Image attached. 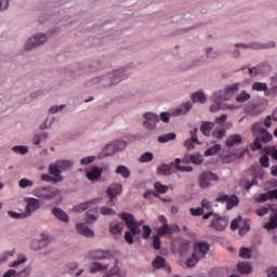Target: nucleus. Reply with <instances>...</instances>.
<instances>
[{
    "label": "nucleus",
    "mask_w": 277,
    "mask_h": 277,
    "mask_svg": "<svg viewBox=\"0 0 277 277\" xmlns=\"http://www.w3.org/2000/svg\"><path fill=\"white\" fill-rule=\"evenodd\" d=\"M237 92H239V83L228 84L223 90L214 92L210 97V101L214 103V105L210 106V111H220L222 109V103L224 101H230Z\"/></svg>",
    "instance_id": "7ed1b4c3"
},
{
    "label": "nucleus",
    "mask_w": 277,
    "mask_h": 277,
    "mask_svg": "<svg viewBox=\"0 0 277 277\" xmlns=\"http://www.w3.org/2000/svg\"><path fill=\"white\" fill-rule=\"evenodd\" d=\"M37 240L42 246H47L48 243H51V235H49V232H42L41 234H39V237Z\"/></svg>",
    "instance_id": "58836bf2"
},
{
    "label": "nucleus",
    "mask_w": 277,
    "mask_h": 277,
    "mask_svg": "<svg viewBox=\"0 0 277 277\" xmlns=\"http://www.w3.org/2000/svg\"><path fill=\"white\" fill-rule=\"evenodd\" d=\"M222 55V52L217 49H214L212 47L205 49V54L200 56L198 60L199 64H207L209 60H215Z\"/></svg>",
    "instance_id": "f3484780"
},
{
    "label": "nucleus",
    "mask_w": 277,
    "mask_h": 277,
    "mask_svg": "<svg viewBox=\"0 0 277 277\" xmlns=\"http://www.w3.org/2000/svg\"><path fill=\"white\" fill-rule=\"evenodd\" d=\"M276 43L274 41H269L267 43H259V42H251V43H237L236 49H252L253 51H261V49H275Z\"/></svg>",
    "instance_id": "f8f14e48"
},
{
    "label": "nucleus",
    "mask_w": 277,
    "mask_h": 277,
    "mask_svg": "<svg viewBox=\"0 0 277 277\" xmlns=\"http://www.w3.org/2000/svg\"><path fill=\"white\" fill-rule=\"evenodd\" d=\"M18 187H21V189H27V187H34V181L27 177L21 179L18 181Z\"/></svg>",
    "instance_id": "49530a36"
},
{
    "label": "nucleus",
    "mask_w": 277,
    "mask_h": 277,
    "mask_svg": "<svg viewBox=\"0 0 277 277\" xmlns=\"http://www.w3.org/2000/svg\"><path fill=\"white\" fill-rule=\"evenodd\" d=\"M130 75L129 67H120L104 76L93 78L92 83H101V85L105 88H114V85H118V83H122V81L129 79Z\"/></svg>",
    "instance_id": "f03ea898"
},
{
    "label": "nucleus",
    "mask_w": 277,
    "mask_h": 277,
    "mask_svg": "<svg viewBox=\"0 0 277 277\" xmlns=\"http://www.w3.org/2000/svg\"><path fill=\"white\" fill-rule=\"evenodd\" d=\"M260 163L263 168H269V157H267L266 155L262 156L260 158Z\"/></svg>",
    "instance_id": "338daca9"
},
{
    "label": "nucleus",
    "mask_w": 277,
    "mask_h": 277,
    "mask_svg": "<svg viewBox=\"0 0 277 277\" xmlns=\"http://www.w3.org/2000/svg\"><path fill=\"white\" fill-rule=\"evenodd\" d=\"M219 180L217 174L211 171L205 172L199 176V187L207 189V187L211 186V181L217 182Z\"/></svg>",
    "instance_id": "2eb2a0df"
},
{
    "label": "nucleus",
    "mask_w": 277,
    "mask_h": 277,
    "mask_svg": "<svg viewBox=\"0 0 277 277\" xmlns=\"http://www.w3.org/2000/svg\"><path fill=\"white\" fill-rule=\"evenodd\" d=\"M239 228V235L243 236L246 233L250 230V220H241V216H238L236 220H234L230 224L232 230H237Z\"/></svg>",
    "instance_id": "4468645a"
},
{
    "label": "nucleus",
    "mask_w": 277,
    "mask_h": 277,
    "mask_svg": "<svg viewBox=\"0 0 277 277\" xmlns=\"http://www.w3.org/2000/svg\"><path fill=\"white\" fill-rule=\"evenodd\" d=\"M143 127L146 131H156L159 122V115L153 111H146L143 114Z\"/></svg>",
    "instance_id": "6e6552de"
},
{
    "label": "nucleus",
    "mask_w": 277,
    "mask_h": 277,
    "mask_svg": "<svg viewBox=\"0 0 277 277\" xmlns=\"http://www.w3.org/2000/svg\"><path fill=\"white\" fill-rule=\"evenodd\" d=\"M176 170V161L171 162L170 164H162L158 168V174H162V176H170Z\"/></svg>",
    "instance_id": "bb28decb"
},
{
    "label": "nucleus",
    "mask_w": 277,
    "mask_h": 277,
    "mask_svg": "<svg viewBox=\"0 0 277 277\" xmlns=\"http://www.w3.org/2000/svg\"><path fill=\"white\" fill-rule=\"evenodd\" d=\"M251 131L253 133V137H260L264 144L272 142V134L267 132V130H265L261 123H254Z\"/></svg>",
    "instance_id": "9b49d317"
},
{
    "label": "nucleus",
    "mask_w": 277,
    "mask_h": 277,
    "mask_svg": "<svg viewBox=\"0 0 277 277\" xmlns=\"http://www.w3.org/2000/svg\"><path fill=\"white\" fill-rule=\"evenodd\" d=\"M98 220V216L94 214L93 210H89L87 212V224H93V222H96Z\"/></svg>",
    "instance_id": "680f3d73"
},
{
    "label": "nucleus",
    "mask_w": 277,
    "mask_h": 277,
    "mask_svg": "<svg viewBox=\"0 0 277 277\" xmlns=\"http://www.w3.org/2000/svg\"><path fill=\"white\" fill-rule=\"evenodd\" d=\"M124 230V223L122 222H111L109 226L110 235H120Z\"/></svg>",
    "instance_id": "c85d7f7f"
},
{
    "label": "nucleus",
    "mask_w": 277,
    "mask_h": 277,
    "mask_svg": "<svg viewBox=\"0 0 277 277\" xmlns=\"http://www.w3.org/2000/svg\"><path fill=\"white\" fill-rule=\"evenodd\" d=\"M25 202H26V212L24 213L25 215H27V217H31V214L36 213V211L40 209V199L28 197V198H25Z\"/></svg>",
    "instance_id": "dca6fc26"
},
{
    "label": "nucleus",
    "mask_w": 277,
    "mask_h": 277,
    "mask_svg": "<svg viewBox=\"0 0 277 277\" xmlns=\"http://www.w3.org/2000/svg\"><path fill=\"white\" fill-rule=\"evenodd\" d=\"M215 124L211 121H203L200 127V131L206 137H209L211 135V132L213 131V128Z\"/></svg>",
    "instance_id": "2f4dec72"
},
{
    "label": "nucleus",
    "mask_w": 277,
    "mask_h": 277,
    "mask_svg": "<svg viewBox=\"0 0 277 277\" xmlns=\"http://www.w3.org/2000/svg\"><path fill=\"white\" fill-rule=\"evenodd\" d=\"M220 150H222V145L215 144L214 146L208 148L205 151V155H206V157H213V155H217V153H220Z\"/></svg>",
    "instance_id": "37998d69"
},
{
    "label": "nucleus",
    "mask_w": 277,
    "mask_h": 277,
    "mask_svg": "<svg viewBox=\"0 0 277 277\" xmlns=\"http://www.w3.org/2000/svg\"><path fill=\"white\" fill-rule=\"evenodd\" d=\"M122 194V184L114 183L106 188V196L109 197L108 207H116V196Z\"/></svg>",
    "instance_id": "9d476101"
},
{
    "label": "nucleus",
    "mask_w": 277,
    "mask_h": 277,
    "mask_svg": "<svg viewBox=\"0 0 277 277\" xmlns=\"http://www.w3.org/2000/svg\"><path fill=\"white\" fill-rule=\"evenodd\" d=\"M41 181H43V183H52V185H57V183L63 182L57 174L47 173L41 175Z\"/></svg>",
    "instance_id": "7c9ffc66"
},
{
    "label": "nucleus",
    "mask_w": 277,
    "mask_h": 277,
    "mask_svg": "<svg viewBox=\"0 0 277 277\" xmlns=\"http://www.w3.org/2000/svg\"><path fill=\"white\" fill-rule=\"evenodd\" d=\"M31 194L35 198L45 202H51L52 200H55L56 205L62 202V189L55 186H37L32 189Z\"/></svg>",
    "instance_id": "20e7f679"
},
{
    "label": "nucleus",
    "mask_w": 277,
    "mask_h": 277,
    "mask_svg": "<svg viewBox=\"0 0 277 277\" xmlns=\"http://www.w3.org/2000/svg\"><path fill=\"white\" fill-rule=\"evenodd\" d=\"M116 174H119V176H122V179H130L131 170H129V167L127 166H119L116 169Z\"/></svg>",
    "instance_id": "c9c22d12"
},
{
    "label": "nucleus",
    "mask_w": 277,
    "mask_h": 277,
    "mask_svg": "<svg viewBox=\"0 0 277 277\" xmlns=\"http://www.w3.org/2000/svg\"><path fill=\"white\" fill-rule=\"evenodd\" d=\"M236 101L237 103H246V101H250V93L242 91L236 96Z\"/></svg>",
    "instance_id": "5fc2aeb1"
},
{
    "label": "nucleus",
    "mask_w": 277,
    "mask_h": 277,
    "mask_svg": "<svg viewBox=\"0 0 277 277\" xmlns=\"http://www.w3.org/2000/svg\"><path fill=\"white\" fill-rule=\"evenodd\" d=\"M242 140L243 138L241 137V135L234 134V135L228 136L225 144L228 148H233L235 146H239V144H241Z\"/></svg>",
    "instance_id": "c756f323"
},
{
    "label": "nucleus",
    "mask_w": 277,
    "mask_h": 277,
    "mask_svg": "<svg viewBox=\"0 0 277 277\" xmlns=\"http://www.w3.org/2000/svg\"><path fill=\"white\" fill-rule=\"evenodd\" d=\"M173 140H176V134L175 133H167V134L160 135L158 137V142L160 144H168V142H173Z\"/></svg>",
    "instance_id": "4c0bfd02"
},
{
    "label": "nucleus",
    "mask_w": 277,
    "mask_h": 277,
    "mask_svg": "<svg viewBox=\"0 0 277 277\" xmlns=\"http://www.w3.org/2000/svg\"><path fill=\"white\" fill-rule=\"evenodd\" d=\"M89 269L91 274H96V272H105V269H109V265L94 262L90 265Z\"/></svg>",
    "instance_id": "473e14b6"
},
{
    "label": "nucleus",
    "mask_w": 277,
    "mask_h": 277,
    "mask_svg": "<svg viewBox=\"0 0 277 277\" xmlns=\"http://www.w3.org/2000/svg\"><path fill=\"white\" fill-rule=\"evenodd\" d=\"M87 179L88 181H91L92 183H96L103 175V168L93 166L85 170Z\"/></svg>",
    "instance_id": "aec40b11"
},
{
    "label": "nucleus",
    "mask_w": 277,
    "mask_h": 277,
    "mask_svg": "<svg viewBox=\"0 0 277 277\" xmlns=\"http://www.w3.org/2000/svg\"><path fill=\"white\" fill-rule=\"evenodd\" d=\"M271 211L274 213L276 211V206L265 205L264 207L256 210V214L260 217H265V215H267Z\"/></svg>",
    "instance_id": "72a5a7b5"
},
{
    "label": "nucleus",
    "mask_w": 277,
    "mask_h": 277,
    "mask_svg": "<svg viewBox=\"0 0 277 277\" xmlns=\"http://www.w3.org/2000/svg\"><path fill=\"white\" fill-rule=\"evenodd\" d=\"M248 72L251 77H256V75H263V69L261 66L252 67L248 69Z\"/></svg>",
    "instance_id": "0e129e2a"
},
{
    "label": "nucleus",
    "mask_w": 277,
    "mask_h": 277,
    "mask_svg": "<svg viewBox=\"0 0 277 277\" xmlns=\"http://www.w3.org/2000/svg\"><path fill=\"white\" fill-rule=\"evenodd\" d=\"M271 81L273 83L272 92L277 94V72L272 76Z\"/></svg>",
    "instance_id": "774afa93"
},
{
    "label": "nucleus",
    "mask_w": 277,
    "mask_h": 277,
    "mask_svg": "<svg viewBox=\"0 0 277 277\" xmlns=\"http://www.w3.org/2000/svg\"><path fill=\"white\" fill-rule=\"evenodd\" d=\"M25 263H27L26 255H18L16 261L9 263V267L16 268L19 267V265H25Z\"/></svg>",
    "instance_id": "a19ab883"
},
{
    "label": "nucleus",
    "mask_w": 277,
    "mask_h": 277,
    "mask_svg": "<svg viewBox=\"0 0 277 277\" xmlns=\"http://www.w3.org/2000/svg\"><path fill=\"white\" fill-rule=\"evenodd\" d=\"M107 277H123L127 276V269L122 268V263L119 260H115L114 266L106 274Z\"/></svg>",
    "instance_id": "412c9836"
},
{
    "label": "nucleus",
    "mask_w": 277,
    "mask_h": 277,
    "mask_svg": "<svg viewBox=\"0 0 277 277\" xmlns=\"http://www.w3.org/2000/svg\"><path fill=\"white\" fill-rule=\"evenodd\" d=\"M227 227L228 219L215 214L212 220V228H214V230H217L219 233H223V230H226Z\"/></svg>",
    "instance_id": "a211bd4d"
},
{
    "label": "nucleus",
    "mask_w": 277,
    "mask_h": 277,
    "mask_svg": "<svg viewBox=\"0 0 277 277\" xmlns=\"http://www.w3.org/2000/svg\"><path fill=\"white\" fill-rule=\"evenodd\" d=\"M127 145L128 143L124 140H115L104 147V153L106 155H116V153L124 150Z\"/></svg>",
    "instance_id": "1a4fd4ad"
},
{
    "label": "nucleus",
    "mask_w": 277,
    "mask_h": 277,
    "mask_svg": "<svg viewBox=\"0 0 277 277\" xmlns=\"http://www.w3.org/2000/svg\"><path fill=\"white\" fill-rule=\"evenodd\" d=\"M49 40V36L44 32H37L32 36H30L24 43V51H34L35 49H38V47H42L43 44H47V41Z\"/></svg>",
    "instance_id": "0eeeda50"
},
{
    "label": "nucleus",
    "mask_w": 277,
    "mask_h": 277,
    "mask_svg": "<svg viewBox=\"0 0 277 277\" xmlns=\"http://www.w3.org/2000/svg\"><path fill=\"white\" fill-rule=\"evenodd\" d=\"M151 267H154V269L163 268L164 272H168V273L172 272V268L170 267V265L166 263V259H163V256L161 255H158L153 260Z\"/></svg>",
    "instance_id": "5701e85b"
},
{
    "label": "nucleus",
    "mask_w": 277,
    "mask_h": 277,
    "mask_svg": "<svg viewBox=\"0 0 277 277\" xmlns=\"http://www.w3.org/2000/svg\"><path fill=\"white\" fill-rule=\"evenodd\" d=\"M175 170H177V172H194V168L192 166H181V158L175 159Z\"/></svg>",
    "instance_id": "ea45409f"
},
{
    "label": "nucleus",
    "mask_w": 277,
    "mask_h": 277,
    "mask_svg": "<svg viewBox=\"0 0 277 277\" xmlns=\"http://www.w3.org/2000/svg\"><path fill=\"white\" fill-rule=\"evenodd\" d=\"M216 202L225 203L227 211H230L233 207H237L239 205V198L235 195L228 196L224 193H220L216 196Z\"/></svg>",
    "instance_id": "ddd939ff"
},
{
    "label": "nucleus",
    "mask_w": 277,
    "mask_h": 277,
    "mask_svg": "<svg viewBox=\"0 0 277 277\" xmlns=\"http://www.w3.org/2000/svg\"><path fill=\"white\" fill-rule=\"evenodd\" d=\"M98 202H101V198H94L91 199L89 201L79 203L78 206H76L74 208V211H76L77 213H83V211H88V209H90V207H94L96 205H98Z\"/></svg>",
    "instance_id": "b1692460"
},
{
    "label": "nucleus",
    "mask_w": 277,
    "mask_h": 277,
    "mask_svg": "<svg viewBox=\"0 0 277 277\" xmlns=\"http://www.w3.org/2000/svg\"><path fill=\"white\" fill-rule=\"evenodd\" d=\"M96 161V156H87L80 160L81 166H90Z\"/></svg>",
    "instance_id": "052dcab7"
},
{
    "label": "nucleus",
    "mask_w": 277,
    "mask_h": 277,
    "mask_svg": "<svg viewBox=\"0 0 277 277\" xmlns=\"http://www.w3.org/2000/svg\"><path fill=\"white\" fill-rule=\"evenodd\" d=\"M64 109H66V104L54 105L50 107L49 114H60V111H64Z\"/></svg>",
    "instance_id": "6e6d98bb"
},
{
    "label": "nucleus",
    "mask_w": 277,
    "mask_h": 277,
    "mask_svg": "<svg viewBox=\"0 0 277 277\" xmlns=\"http://www.w3.org/2000/svg\"><path fill=\"white\" fill-rule=\"evenodd\" d=\"M158 235L161 237L163 235H172V232L170 230V225L166 224L162 225L159 229H158Z\"/></svg>",
    "instance_id": "e2e57ef3"
},
{
    "label": "nucleus",
    "mask_w": 277,
    "mask_h": 277,
    "mask_svg": "<svg viewBox=\"0 0 277 277\" xmlns=\"http://www.w3.org/2000/svg\"><path fill=\"white\" fill-rule=\"evenodd\" d=\"M113 254L110 251H97L95 259H97L98 261H105L107 259H111Z\"/></svg>",
    "instance_id": "8fccbe9b"
},
{
    "label": "nucleus",
    "mask_w": 277,
    "mask_h": 277,
    "mask_svg": "<svg viewBox=\"0 0 277 277\" xmlns=\"http://www.w3.org/2000/svg\"><path fill=\"white\" fill-rule=\"evenodd\" d=\"M12 153H15V155H27L29 153V147L25 145H18L12 147Z\"/></svg>",
    "instance_id": "c03bdc74"
},
{
    "label": "nucleus",
    "mask_w": 277,
    "mask_h": 277,
    "mask_svg": "<svg viewBox=\"0 0 277 277\" xmlns=\"http://www.w3.org/2000/svg\"><path fill=\"white\" fill-rule=\"evenodd\" d=\"M154 189H156L157 194H166L168 192L169 187L161 184L160 182H156L154 184Z\"/></svg>",
    "instance_id": "864d4df0"
},
{
    "label": "nucleus",
    "mask_w": 277,
    "mask_h": 277,
    "mask_svg": "<svg viewBox=\"0 0 277 277\" xmlns=\"http://www.w3.org/2000/svg\"><path fill=\"white\" fill-rule=\"evenodd\" d=\"M239 256L241 259H252V250L250 248L240 249Z\"/></svg>",
    "instance_id": "13d9d810"
},
{
    "label": "nucleus",
    "mask_w": 277,
    "mask_h": 277,
    "mask_svg": "<svg viewBox=\"0 0 277 277\" xmlns=\"http://www.w3.org/2000/svg\"><path fill=\"white\" fill-rule=\"evenodd\" d=\"M237 269L239 274H250V272H252V265H250L248 262H240L237 265Z\"/></svg>",
    "instance_id": "e433bc0d"
},
{
    "label": "nucleus",
    "mask_w": 277,
    "mask_h": 277,
    "mask_svg": "<svg viewBox=\"0 0 277 277\" xmlns=\"http://www.w3.org/2000/svg\"><path fill=\"white\" fill-rule=\"evenodd\" d=\"M194 107V104L192 102H185L182 105L177 106L172 110L171 116L173 118H179V116H185L192 111V108Z\"/></svg>",
    "instance_id": "6ab92c4d"
},
{
    "label": "nucleus",
    "mask_w": 277,
    "mask_h": 277,
    "mask_svg": "<svg viewBox=\"0 0 277 277\" xmlns=\"http://www.w3.org/2000/svg\"><path fill=\"white\" fill-rule=\"evenodd\" d=\"M252 90L255 92H266L267 90V83L265 82H254L252 85Z\"/></svg>",
    "instance_id": "603ef678"
},
{
    "label": "nucleus",
    "mask_w": 277,
    "mask_h": 277,
    "mask_svg": "<svg viewBox=\"0 0 277 277\" xmlns=\"http://www.w3.org/2000/svg\"><path fill=\"white\" fill-rule=\"evenodd\" d=\"M8 216L9 217H12V220H27V214L24 213H18V212H15V211H8Z\"/></svg>",
    "instance_id": "09e8293b"
},
{
    "label": "nucleus",
    "mask_w": 277,
    "mask_h": 277,
    "mask_svg": "<svg viewBox=\"0 0 277 277\" xmlns=\"http://www.w3.org/2000/svg\"><path fill=\"white\" fill-rule=\"evenodd\" d=\"M196 133H198L197 129L190 131V138L184 142V146L185 148H187V150H194V144H198V136L196 135Z\"/></svg>",
    "instance_id": "cd10ccee"
},
{
    "label": "nucleus",
    "mask_w": 277,
    "mask_h": 277,
    "mask_svg": "<svg viewBox=\"0 0 277 277\" xmlns=\"http://www.w3.org/2000/svg\"><path fill=\"white\" fill-rule=\"evenodd\" d=\"M192 163H195L196 166H200L202 161H205V158L200 154H194L190 156Z\"/></svg>",
    "instance_id": "4d7b16f0"
},
{
    "label": "nucleus",
    "mask_w": 277,
    "mask_h": 277,
    "mask_svg": "<svg viewBox=\"0 0 277 277\" xmlns=\"http://www.w3.org/2000/svg\"><path fill=\"white\" fill-rule=\"evenodd\" d=\"M119 217L126 222L128 230L124 232V240L130 246L135 243V239H133V237L140 235V233H142L143 239H148V237H150L153 228L148 225H144V221H137L131 213H121L119 214Z\"/></svg>",
    "instance_id": "f257e3e1"
},
{
    "label": "nucleus",
    "mask_w": 277,
    "mask_h": 277,
    "mask_svg": "<svg viewBox=\"0 0 277 277\" xmlns=\"http://www.w3.org/2000/svg\"><path fill=\"white\" fill-rule=\"evenodd\" d=\"M262 148H263V145L261 144L260 136H255L253 143L251 144V149L261 150Z\"/></svg>",
    "instance_id": "69168bd1"
},
{
    "label": "nucleus",
    "mask_w": 277,
    "mask_h": 277,
    "mask_svg": "<svg viewBox=\"0 0 277 277\" xmlns=\"http://www.w3.org/2000/svg\"><path fill=\"white\" fill-rule=\"evenodd\" d=\"M52 214L56 220H58V222H63L64 224H68V222H70V216H68V213H66L62 208L54 207L52 209Z\"/></svg>",
    "instance_id": "393cba45"
},
{
    "label": "nucleus",
    "mask_w": 277,
    "mask_h": 277,
    "mask_svg": "<svg viewBox=\"0 0 277 277\" xmlns=\"http://www.w3.org/2000/svg\"><path fill=\"white\" fill-rule=\"evenodd\" d=\"M170 118H172V110L171 113L162 111L159 115V120H161V122H164V124H168V122H170Z\"/></svg>",
    "instance_id": "bf43d9fd"
},
{
    "label": "nucleus",
    "mask_w": 277,
    "mask_h": 277,
    "mask_svg": "<svg viewBox=\"0 0 277 277\" xmlns=\"http://www.w3.org/2000/svg\"><path fill=\"white\" fill-rule=\"evenodd\" d=\"M72 169V161L66 159L56 160L49 166L50 174H57L61 181H64V175L62 172H68V170Z\"/></svg>",
    "instance_id": "423d86ee"
},
{
    "label": "nucleus",
    "mask_w": 277,
    "mask_h": 277,
    "mask_svg": "<svg viewBox=\"0 0 277 277\" xmlns=\"http://www.w3.org/2000/svg\"><path fill=\"white\" fill-rule=\"evenodd\" d=\"M209 254V243L197 241L192 248V256L186 260V267H196L199 261L207 258Z\"/></svg>",
    "instance_id": "39448f33"
},
{
    "label": "nucleus",
    "mask_w": 277,
    "mask_h": 277,
    "mask_svg": "<svg viewBox=\"0 0 277 277\" xmlns=\"http://www.w3.org/2000/svg\"><path fill=\"white\" fill-rule=\"evenodd\" d=\"M31 275V266H26L19 272L14 268L8 269L2 277H29Z\"/></svg>",
    "instance_id": "4be33fe9"
},
{
    "label": "nucleus",
    "mask_w": 277,
    "mask_h": 277,
    "mask_svg": "<svg viewBox=\"0 0 277 277\" xmlns=\"http://www.w3.org/2000/svg\"><path fill=\"white\" fill-rule=\"evenodd\" d=\"M100 213L101 215H116V210L115 209H111L110 207H107V206H103L100 208Z\"/></svg>",
    "instance_id": "3c124183"
},
{
    "label": "nucleus",
    "mask_w": 277,
    "mask_h": 277,
    "mask_svg": "<svg viewBox=\"0 0 277 277\" xmlns=\"http://www.w3.org/2000/svg\"><path fill=\"white\" fill-rule=\"evenodd\" d=\"M193 103H201V105H205L207 103V94H205V91H197L192 95Z\"/></svg>",
    "instance_id": "f704fd0d"
},
{
    "label": "nucleus",
    "mask_w": 277,
    "mask_h": 277,
    "mask_svg": "<svg viewBox=\"0 0 277 277\" xmlns=\"http://www.w3.org/2000/svg\"><path fill=\"white\" fill-rule=\"evenodd\" d=\"M76 230L79 235H82L83 237H94V230L89 228L85 223L78 222L76 224Z\"/></svg>",
    "instance_id": "a878e982"
},
{
    "label": "nucleus",
    "mask_w": 277,
    "mask_h": 277,
    "mask_svg": "<svg viewBox=\"0 0 277 277\" xmlns=\"http://www.w3.org/2000/svg\"><path fill=\"white\" fill-rule=\"evenodd\" d=\"M212 137L214 140H223V137H226V130L215 128L212 132Z\"/></svg>",
    "instance_id": "de8ad7c7"
},
{
    "label": "nucleus",
    "mask_w": 277,
    "mask_h": 277,
    "mask_svg": "<svg viewBox=\"0 0 277 277\" xmlns=\"http://www.w3.org/2000/svg\"><path fill=\"white\" fill-rule=\"evenodd\" d=\"M14 254H16V250H10V251H5L0 255V263H8V261H10V259H12V256H14Z\"/></svg>",
    "instance_id": "a18cd8bd"
},
{
    "label": "nucleus",
    "mask_w": 277,
    "mask_h": 277,
    "mask_svg": "<svg viewBox=\"0 0 277 277\" xmlns=\"http://www.w3.org/2000/svg\"><path fill=\"white\" fill-rule=\"evenodd\" d=\"M153 159H155V155L150 151H145L140 156L138 161L140 163H149Z\"/></svg>",
    "instance_id": "79ce46f5"
}]
</instances>
